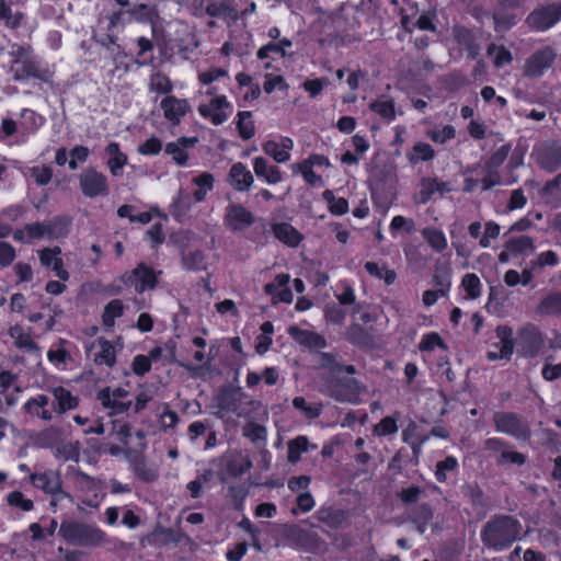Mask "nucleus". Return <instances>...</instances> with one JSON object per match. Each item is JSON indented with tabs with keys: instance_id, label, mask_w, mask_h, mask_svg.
Wrapping results in <instances>:
<instances>
[{
	"instance_id": "obj_21",
	"label": "nucleus",
	"mask_w": 561,
	"mask_h": 561,
	"mask_svg": "<svg viewBox=\"0 0 561 561\" xmlns=\"http://www.w3.org/2000/svg\"><path fill=\"white\" fill-rule=\"evenodd\" d=\"M136 284L135 288L138 293H142L146 289H152L157 284V277L154 272L144 264H139L133 272Z\"/></svg>"
},
{
	"instance_id": "obj_59",
	"label": "nucleus",
	"mask_w": 561,
	"mask_h": 561,
	"mask_svg": "<svg viewBox=\"0 0 561 561\" xmlns=\"http://www.w3.org/2000/svg\"><path fill=\"white\" fill-rule=\"evenodd\" d=\"M31 176L34 179L36 184L43 186L50 182L53 176V170L49 167H33L31 170Z\"/></svg>"
},
{
	"instance_id": "obj_22",
	"label": "nucleus",
	"mask_w": 561,
	"mask_h": 561,
	"mask_svg": "<svg viewBox=\"0 0 561 561\" xmlns=\"http://www.w3.org/2000/svg\"><path fill=\"white\" fill-rule=\"evenodd\" d=\"M128 21H137L140 23H153L157 15V12L153 7L139 3L128 7L126 9Z\"/></svg>"
},
{
	"instance_id": "obj_46",
	"label": "nucleus",
	"mask_w": 561,
	"mask_h": 561,
	"mask_svg": "<svg viewBox=\"0 0 561 561\" xmlns=\"http://www.w3.org/2000/svg\"><path fill=\"white\" fill-rule=\"evenodd\" d=\"M263 151L271 156L276 162L284 163L290 159V154L286 150L279 149V146L274 140H268L263 145Z\"/></svg>"
},
{
	"instance_id": "obj_14",
	"label": "nucleus",
	"mask_w": 561,
	"mask_h": 561,
	"mask_svg": "<svg viewBox=\"0 0 561 561\" xmlns=\"http://www.w3.org/2000/svg\"><path fill=\"white\" fill-rule=\"evenodd\" d=\"M228 182L236 191L245 192L253 185L254 178L243 163L237 162L230 168Z\"/></svg>"
},
{
	"instance_id": "obj_10",
	"label": "nucleus",
	"mask_w": 561,
	"mask_h": 561,
	"mask_svg": "<svg viewBox=\"0 0 561 561\" xmlns=\"http://www.w3.org/2000/svg\"><path fill=\"white\" fill-rule=\"evenodd\" d=\"M30 479L35 488L45 493L55 497H69L72 501V496L62 490V481L58 471L48 470L41 473H32Z\"/></svg>"
},
{
	"instance_id": "obj_23",
	"label": "nucleus",
	"mask_w": 561,
	"mask_h": 561,
	"mask_svg": "<svg viewBox=\"0 0 561 561\" xmlns=\"http://www.w3.org/2000/svg\"><path fill=\"white\" fill-rule=\"evenodd\" d=\"M105 153L110 157L107 165L111 173L114 176L119 175L122 168L127 163V156L119 150L117 142H110L105 148Z\"/></svg>"
},
{
	"instance_id": "obj_36",
	"label": "nucleus",
	"mask_w": 561,
	"mask_h": 561,
	"mask_svg": "<svg viewBox=\"0 0 561 561\" xmlns=\"http://www.w3.org/2000/svg\"><path fill=\"white\" fill-rule=\"evenodd\" d=\"M323 199L329 204V209L334 215H344L348 211V203L345 198H335L334 194L330 190H325L322 193Z\"/></svg>"
},
{
	"instance_id": "obj_35",
	"label": "nucleus",
	"mask_w": 561,
	"mask_h": 561,
	"mask_svg": "<svg viewBox=\"0 0 561 561\" xmlns=\"http://www.w3.org/2000/svg\"><path fill=\"white\" fill-rule=\"evenodd\" d=\"M252 113L244 111L238 113L237 128L242 139L248 140L254 136V125L251 121Z\"/></svg>"
},
{
	"instance_id": "obj_39",
	"label": "nucleus",
	"mask_w": 561,
	"mask_h": 561,
	"mask_svg": "<svg viewBox=\"0 0 561 561\" xmlns=\"http://www.w3.org/2000/svg\"><path fill=\"white\" fill-rule=\"evenodd\" d=\"M505 249L515 253L522 254L526 250L534 251V240L528 236H520L518 238H512L505 243Z\"/></svg>"
},
{
	"instance_id": "obj_64",
	"label": "nucleus",
	"mask_w": 561,
	"mask_h": 561,
	"mask_svg": "<svg viewBox=\"0 0 561 561\" xmlns=\"http://www.w3.org/2000/svg\"><path fill=\"white\" fill-rule=\"evenodd\" d=\"M374 431L378 435L386 436L394 434L398 431V426L394 419L386 416L375 426Z\"/></svg>"
},
{
	"instance_id": "obj_52",
	"label": "nucleus",
	"mask_w": 561,
	"mask_h": 561,
	"mask_svg": "<svg viewBox=\"0 0 561 561\" xmlns=\"http://www.w3.org/2000/svg\"><path fill=\"white\" fill-rule=\"evenodd\" d=\"M458 466L457 459L453 456L446 457L436 463L435 476L439 482L446 481V471H454Z\"/></svg>"
},
{
	"instance_id": "obj_48",
	"label": "nucleus",
	"mask_w": 561,
	"mask_h": 561,
	"mask_svg": "<svg viewBox=\"0 0 561 561\" xmlns=\"http://www.w3.org/2000/svg\"><path fill=\"white\" fill-rule=\"evenodd\" d=\"M434 284L438 288L440 296H445L450 288L449 271L445 267H436Z\"/></svg>"
},
{
	"instance_id": "obj_1",
	"label": "nucleus",
	"mask_w": 561,
	"mask_h": 561,
	"mask_svg": "<svg viewBox=\"0 0 561 561\" xmlns=\"http://www.w3.org/2000/svg\"><path fill=\"white\" fill-rule=\"evenodd\" d=\"M522 524L514 516L500 514L489 519L481 529V541L491 550L502 551L520 538Z\"/></svg>"
},
{
	"instance_id": "obj_9",
	"label": "nucleus",
	"mask_w": 561,
	"mask_h": 561,
	"mask_svg": "<svg viewBox=\"0 0 561 561\" xmlns=\"http://www.w3.org/2000/svg\"><path fill=\"white\" fill-rule=\"evenodd\" d=\"M10 72H12L14 81H22L28 78H36L43 82L51 80V72L48 69L42 68L33 55L16 64H11Z\"/></svg>"
},
{
	"instance_id": "obj_60",
	"label": "nucleus",
	"mask_w": 561,
	"mask_h": 561,
	"mask_svg": "<svg viewBox=\"0 0 561 561\" xmlns=\"http://www.w3.org/2000/svg\"><path fill=\"white\" fill-rule=\"evenodd\" d=\"M162 150V141L152 136L138 147V152L144 156H156Z\"/></svg>"
},
{
	"instance_id": "obj_37",
	"label": "nucleus",
	"mask_w": 561,
	"mask_h": 561,
	"mask_svg": "<svg viewBox=\"0 0 561 561\" xmlns=\"http://www.w3.org/2000/svg\"><path fill=\"white\" fill-rule=\"evenodd\" d=\"M496 336L501 340L502 348H504V356L513 354L515 346V339L513 337V329L508 325H497Z\"/></svg>"
},
{
	"instance_id": "obj_29",
	"label": "nucleus",
	"mask_w": 561,
	"mask_h": 561,
	"mask_svg": "<svg viewBox=\"0 0 561 561\" xmlns=\"http://www.w3.org/2000/svg\"><path fill=\"white\" fill-rule=\"evenodd\" d=\"M462 495L476 507H485L486 502L478 483H466L461 486Z\"/></svg>"
},
{
	"instance_id": "obj_13",
	"label": "nucleus",
	"mask_w": 561,
	"mask_h": 561,
	"mask_svg": "<svg viewBox=\"0 0 561 561\" xmlns=\"http://www.w3.org/2000/svg\"><path fill=\"white\" fill-rule=\"evenodd\" d=\"M243 399H248V396L239 388L224 387L219 390L215 400L219 410L232 413V411H238L237 405Z\"/></svg>"
},
{
	"instance_id": "obj_15",
	"label": "nucleus",
	"mask_w": 561,
	"mask_h": 561,
	"mask_svg": "<svg viewBox=\"0 0 561 561\" xmlns=\"http://www.w3.org/2000/svg\"><path fill=\"white\" fill-rule=\"evenodd\" d=\"M287 332L297 343L307 347L324 348L327 346L325 339L316 332L302 330L296 325H290Z\"/></svg>"
},
{
	"instance_id": "obj_16",
	"label": "nucleus",
	"mask_w": 561,
	"mask_h": 561,
	"mask_svg": "<svg viewBox=\"0 0 561 561\" xmlns=\"http://www.w3.org/2000/svg\"><path fill=\"white\" fill-rule=\"evenodd\" d=\"M160 105L163 110L164 117L173 124H179L180 118L190 110V105L186 100H180L174 96L164 98Z\"/></svg>"
},
{
	"instance_id": "obj_4",
	"label": "nucleus",
	"mask_w": 561,
	"mask_h": 561,
	"mask_svg": "<svg viewBox=\"0 0 561 561\" xmlns=\"http://www.w3.org/2000/svg\"><path fill=\"white\" fill-rule=\"evenodd\" d=\"M492 421L495 430L518 440H528L531 435L529 423L525 417L514 412H495Z\"/></svg>"
},
{
	"instance_id": "obj_26",
	"label": "nucleus",
	"mask_w": 561,
	"mask_h": 561,
	"mask_svg": "<svg viewBox=\"0 0 561 561\" xmlns=\"http://www.w3.org/2000/svg\"><path fill=\"white\" fill-rule=\"evenodd\" d=\"M537 313L540 316H560L561 291L552 293L545 297L537 307Z\"/></svg>"
},
{
	"instance_id": "obj_33",
	"label": "nucleus",
	"mask_w": 561,
	"mask_h": 561,
	"mask_svg": "<svg viewBox=\"0 0 561 561\" xmlns=\"http://www.w3.org/2000/svg\"><path fill=\"white\" fill-rule=\"evenodd\" d=\"M124 312V305L122 300L114 299L110 301L105 308L104 312L102 314V321L105 327L112 328L114 325V321L116 318L123 316Z\"/></svg>"
},
{
	"instance_id": "obj_54",
	"label": "nucleus",
	"mask_w": 561,
	"mask_h": 561,
	"mask_svg": "<svg viewBox=\"0 0 561 561\" xmlns=\"http://www.w3.org/2000/svg\"><path fill=\"white\" fill-rule=\"evenodd\" d=\"M436 346L438 347H442L444 350L447 348L445 342L442 340V337L433 332V333H428V334H425L419 345V348L424 352H431L433 351Z\"/></svg>"
},
{
	"instance_id": "obj_49",
	"label": "nucleus",
	"mask_w": 561,
	"mask_h": 561,
	"mask_svg": "<svg viewBox=\"0 0 561 561\" xmlns=\"http://www.w3.org/2000/svg\"><path fill=\"white\" fill-rule=\"evenodd\" d=\"M7 501L9 505L19 507L24 512H30L34 507L33 501L26 499L20 491H13L9 493Z\"/></svg>"
},
{
	"instance_id": "obj_42",
	"label": "nucleus",
	"mask_w": 561,
	"mask_h": 561,
	"mask_svg": "<svg viewBox=\"0 0 561 561\" xmlns=\"http://www.w3.org/2000/svg\"><path fill=\"white\" fill-rule=\"evenodd\" d=\"M468 298L477 299L481 294V284L479 277L473 273H468L463 276L461 282Z\"/></svg>"
},
{
	"instance_id": "obj_40",
	"label": "nucleus",
	"mask_w": 561,
	"mask_h": 561,
	"mask_svg": "<svg viewBox=\"0 0 561 561\" xmlns=\"http://www.w3.org/2000/svg\"><path fill=\"white\" fill-rule=\"evenodd\" d=\"M369 108L385 119L392 121L396 117L394 103L392 100H377L370 103Z\"/></svg>"
},
{
	"instance_id": "obj_3",
	"label": "nucleus",
	"mask_w": 561,
	"mask_h": 561,
	"mask_svg": "<svg viewBox=\"0 0 561 561\" xmlns=\"http://www.w3.org/2000/svg\"><path fill=\"white\" fill-rule=\"evenodd\" d=\"M58 535L69 545L96 547L106 541V535L98 526L77 520H62Z\"/></svg>"
},
{
	"instance_id": "obj_2",
	"label": "nucleus",
	"mask_w": 561,
	"mask_h": 561,
	"mask_svg": "<svg viewBox=\"0 0 561 561\" xmlns=\"http://www.w3.org/2000/svg\"><path fill=\"white\" fill-rule=\"evenodd\" d=\"M321 392L341 403L357 404L366 390L364 383L354 377L340 374L324 375Z\"/></svg>"
},
{
	"instance_id": "obj_58",
	"label": "nucleus",
	"mask_w": 561,
	"mask_h": 561,
	"mask_svg": "<svg viewBox=\"0 0 561 561\" xmlns=\"http://www.w3.org/2000/svg\"><path fill=\"white\" fill-rule=\"evenodd\" d=\"M21 18V14H12L11 8L7 4L5 0H0V20H3L7 26L12 28L19 26Z\"/></svg>"
},
{
	"instance_id": "obj_7",
	"label": "nucleus",
	"mask_w": 561,
	"mask_h": 561,
	"mask_svg": "<svg viewBox=\"0 0 561 561\" xmlns=\"http://www.w3.org/2000/svg\"><path fill=\"white\" fill-rule=\"evenodd\" d=\"M556 50L546 46L534 51L523 66V76L527 78H540L557 59Z\"/></svg>"
},
{
	"instance_id": "obj_11",
	"label": "nucleus",
	"mask_w": 561,
	"mask_h": 561,
	"mask_svg": "<svg viewBox=\"0 0 561 561\" xmlns=\"http://www.w3.org/2000/svg\"><path fill=\"white\" fill-rule=\"evenodd\" d=\"M254 216L240 204H230L226 208L225 224L232 231H242L252 226Z\"/></svg>"
},
{
	"instance_id": "obj_32",
	"label": "nucleus",
	"mask_w": 561,
	"mask_h": 561,
	"mask_svg": "<svg viewBox=\"0 0 561 561\" xmlns=\"http://www.w3.org/2000/svg\"><path fill=\"white\" fill-rule=\"evenodd\" d=\"M422 234L431 248L436 252H442L447 248V240L443 231L435 228H425L422 230Z\"/></svg>"
},
{
	"instance_id": "obj_47",
	"label": "nucleus",
	"mask_w": 561,
	"mask_h": 561,
	"mask_svg": "<svg viewBox=\"0 0 561 561\" xmlns=\"http://www.w3.org/2000/svg\"><path fill=\"white\" fill-rule=\"evenodd\" d=\"M164 151L178 165L183 167L187 163L188 154L176 141L168 142Z\"/></svg>"
},
{
	"instance_id": "obj_25",
	"label": "nucleus",
	"mask_w": 561,
	"mask_h": 561,
	"mask_svg": "<svg viewBox=\"0 0 561 561\" xmlns=\"http://www.w3.org/2000/svg\"><path fill=\"white\" fill-rule=\"evenodd\" d=\"M44 224L46 237L48 239H58L68 234L71 221L66 216H58Z\"/></svg>"
},
{
	"instance_id": "obj_5",
	"label": "nucleus",
	"mask_w": 561,
	"mask_h": 561,
	"mask_svg": "<svg viewBox=\"0 0 561 561\" xmlns=\"http://www.w3.org/2000/svg\"><path fill=\"white\" fill-rule=\"evenodd\" d=\"M561 21V2H550L536 7L526 18V25L536 32H545Z\"/></svg>"
},
{
	"instance_id": "obj_53",
	"label": "nucleus",
	"mask_w": 561,
	"mask_h": 561,
	"mask_svg": "<svg viewBox=\"0 0 561 561\" xmlns=\"http://www.w3.org/2000/svg\"><path fill=\"white\" fill-rule=\"evenodd\" d=\"M434 516L433 508L430 504L423 503L415 506L410 516L411 522L430 523Z\"/></svg>"
},
{
	"instance_id": "obj_18",
	"label": "nucleus",
	"mask_w": 561,
	"mask_h": 561,
	"mask_svg": "<svg viewBox=\"0 0 561 561\" xmlns=\"http://www.w3.org/2000/svg\"><path fill=\"white\" fill-rule=\"evenodd\" d=\"M435 192H439L443 195L449 192L448 184L445 182H438L435 178H424L421 180V190L419 192V202L426 204Z\"/></svg>"
},
{
	"instance_id": "obj_44",
	"label": "nucleus",
	"mask_w": 561,
	"mask_h": 561,
	"mask_svg": "<svg viewBox=\"0 0 561 561\" xmlns=\"http://www.w3.org/2000/svg\"><path fill=\"white\" fill-rule=\"evenodd\" d=\"M491 15L495 32L510 30L515 24L514 15L507 14L501 10H494Z\"/></svg>"
},
{
	"instance_id": "obj_27",
	"label": "nucleus",
	"mask_w": 561,
	"mask_h": 561,
	"mask_svg": "<svg viewBox=\"0 0 561 561\" xmlns=\"http://www.w3.org/2000/svg\"><path fill=\"white\" fill-rule=\"evenodd\" d=\"M206 13L211 18H237V10L233 8L231 0L210 1L206 7Z\"/></svg>"
},
{
	"instance_id": "obj_17",
	"label": "nucleus",
	"mask_w": 561,
	"mask_h": 561,
	"mask_svg": "<svg viewBox=\"0 0 561 561\" xmlns=\"http://www.w3.org/2000/svg\"><path fill=\"white\" fill-rule=\"evenodd\" d=\"M538 164L541 169L553 172L561 167V147H547L538 152Z\"/></svg>"
},
{
	"instance_id": "obj_30",
	"label": "nucleus",
	"mask_w": 561,
	"mask_h": 561,
	"mask_svg": "<svg viewBox=\"0 0 561 561\" xmlns=\"http://www.w3.org/2000/svg\"><path fill=\"white\" fill-rule=\"evenodd\" d=\"M288 462L296 463L300 460L302 453H306L309 447V440L306 436H298L288 442Z\"/></svg>"
},
{
	"instance_id": "obj_56",
	"label": "nucleus",
	"mask_w": 561,
	"mask_h": 561,
	"mask_svg": "<svg viewBox=\"0 0 561 561\" xmlns=\"http://www.w3.org/2000/svg\"><path fill=\"white\" fill-rule=\"evenodd\" d=\"M511 146L503 145L485 162L484 169L496 170L507 158Z\"/></svg>"
},
{
	"instance_id": "obj_43",
	"label": "nucleus",
	"mask_w": 561,
	"mask_h": 561,
	"mask_svg": "<svg viewBox=\"0 0 561 561\" xmlns=\"http://www.w3.org/2000/svg\"><path fill=\"white\" fill-rule=\"evenodd\" d=\"M425 489L417 485H410L402 489L398 493V497L402 501V503L409 505L416 503L422 496L425 495Z\"/></svg>"
},
{
	"instance_id": "obj_45",
	"label": "nucleus",
	"mask_w": 561,
	"mask_h": 561,
	"mask_svg": "<svg viewBox=\"0 0 561 561\" xmlns=\"http://www.w3.org/2000/svg\"><path fill=\"white\" fill-rule=\"evenodd\" d=\"M293 405L295 409L300 410L308 419L318 417L322 411V404L309 405L302 397L294 398Z\"/></svg>"
},
{
	"instance_id": "obj_31",
	"label": "nucleus",
	"mask_w": 561,
	"mask_h": 561,
	"mask_svg": "<svg viewBox=\"0 0 561 561\" xmlns=\"http://www.w3.org/2000/svg\"><path fill=\"white\" fill-rule=\"evenodd\" d=\"M98 342L101 351L95 355L94 362L112 367L116 362L114 346L110 341L102 337H100Z\"/></svg>"
},
{
	"instance_id": "obj_63",
	"label": "nucleus",
	"mask_w": 561,
	"mask_h": 561,
	"mask_svg": "<svg viewBox=\"0 0 561 561\" xmlns=\"http://www.w3.org/2000/svg\"><path fill=\"white\" fill-rule=\"evenodd\" d=\"M320 367L328 369L327 375H334L340 369V363L336 360V356L333 353L322 352L319 354Z\"/></svg>"
},
{
	"instance_id": "obj_8",
	"label": "nucleus",
	"mask_w": 561,
	"mask_h": 561,
	"mask_svg": "<svg viewBox=\"0 0 561 561\" xmlns=\"http://www.w3.org/2000/svg\"><path fill=\"white\" fill-rule=\"evenodd\" d=\"M79 185L82 194L89 198L108 194L106 176L93 168H88L80 173Z\"/></svg>"
},
{
	"instance_id": "obj_24",
	"label": "nucleus",
	"mask_w": 561,
	"mask_h": 561,
	"mask_svg": "<svg viewBox=\"0 0 561 561\" xmlns=\"http://www.w3.org/2000/svg\"><path fill=\"white\" fill-rule=\"evenodd\" d=\"M51 393L57 402L55 407V411L57 413H64L68 410L77 408L78 398L73 397L71 392L64 387L53 388Z\"/></svg>"
},
{
	"instance_id": "obj_41",
	"label": "nucleus",
	"mask_w": 561,
	"mask_h": 561,
	"mask_svg": "<svg viewBox=\"0 0 561 561\" xmlns=\"http://www.w3.org/2000/svg\"><path fill=\"white\" fill-rule=\"evenodd\" d=\"M149 87L150 90L156 91L160 94H168L172 91V82L165 75L161 72L153 73L150 77Z\"/></svg>"
},
{
	"instance_id": "obj_12",
	"label": "nucleus",
	"mask_w": 561,
	"mask_h": 561,
	"mask_svg": "<svg viewBox=\"0 0 561 561\" xmlns=\"http://www.w3.org/2000/svg\"><path fill=\"white\" fill-rule=\"evenodd\" d=\"M38 254L43 266L51 268L60 280L66 282L69 279V273L64 268V261L60 257L61 249L59 247L45 248L38 251Z\"/></svg>"
},
{
	"instance_id": "obj_62",
	"label": "nucleus",
	"mask_w": 561,
	"mask_h": 561,
	"mask_svg": "<svg viewBox=\"0 0 561 561\" xmlns=\"http://www.w3.org/2000/svg\"><path fill=\"white\" fill-rule=\"evenodd\" d=\"M456 135L455 128L451 125H445L442 129H433L428 131V137L438 144H444L445 141L453 139Z\"/></svg>"
},
{
	"instance_id": "obj_50",
	"label": "nucleus",
	"mask_w": 561,
	"mask_h": 561,
	"mask_svg": "<svg viewBox=\"0 0 561 561\" xmlns=\"http://www.w3.org/2000/svg\"><path fill=\"white\" fill-rule=\"evenodd\" d=\"M289 282V275L288 274H278L276 277H275V280L272 282V283H268L264 286V291L272 296V301L274 305L277 304V294L279 291V289L284 286H286Z\"/></svg>"
},
{
	"instance_id": "obj_51",
	"label": "nucleus",
	"mask_w": 561,
	"mask_h": 561,
	"mask_svg": "<svg viewBox=\"0 0 561 561\" xmlns=\"http://www.w3.org/2000/svg\"><path fill=\"white\" fill-rule=\"evenodd\" d=\"M459 43L465 47L467 55L471 59H476L479 55V45L476 43L470 32L463 31L458 35Z\"/></svg>"
},
{
	"instance_id": "obj_28",
	"label": "nucleus",
	"mask_w": 561,
	"mask_h": 561,
	"mask_svg": "<svg viewBox=\"0 0 561 561\" xmlns=\"http://www.w3.org/2000/svg\"><path fill=\"white\" fill-rule=\"evenodd\" d=\"M434 156L435 151L432 146L422 141L416 142L412 148V152L407 154L411 164H416L420 161H430L434 158Z\"/></svg>"
},
{
	"instance_id": "obj_19",
	"label": "nucleus",
	"mask_w": 561,
	"mask_h": 561,
	"mask_svg": "<svg viewBox=\"0 0 561 561\" xmlns=\"http://www.w3.org/2000/svg\"><path fill=\"white\" fill-rule=\"evenodd\" d=\"M253 170L260 178H264L270 184H275L282 181V173L275 165H268L263 157H256L253 161Z\"/></svg>"
},
{
	"instance_id": "obj_61",
	"label": "nucleus",
	"mask_w": 561,
	"mask_h": 561,
	"mask_svg": "<svg viewBox=\"0 0 561 561\" xmlns=\"http://www.w3.org/2000/svg\"><path fill=\"white\" fill-rule=\"evenodd\" d=\"M243 435L250 438L252 442L256 440H265L266 439V428L263 425L256 423H249L243 428Z\"/></svg>"
},
{
	"instance_id": "obj_34",
	"label": "nucleus",
	"mask_w": 561,
	"mask_h": 561,
	"mask_svg": "<svg viewBox=\"0 0 561 561\" xmlns=\"http://www.w3.org/2000/svg\"><path fill=\"white\" fill-rule=\"evenodd\" d=\"M98 399L102 402L103 407L113 409L115 413H124L131 405V401L121 402V401H117L116 399H112L108 388L102 389L98 393Z\"/></svg>"
},
{
	"instance_id": "obj_57",
	"label": "nucleus",
	"mask_w": 561,
	"mask_h": 561,
	"mask_svg": "<svg viewBox=\"0 0 561 561\" xmlns=\"http://www.w3.org/2000/svg\"><path fill=\"white\" fill-rule=\"evenodd\" d=\"M525 461H526L525 455L517 453V451L507 450V449L503 450L496 459V463L500 466H504L506 463L522 466L525 463Z\"/></svg>"
},
{
	"instance_id": "obj_38",
	"label": "nucleus",
	"mask_w": 561,
	"mask_h": 561,
	"mask_svg": "<svg viewBox=\"0 0 561 561\" xmlns=\"http://www.w3.org/2000/svg\"><path fill=\"white\" fill-rule=\"evenodd\" d=\"M183 265L188 271H202L206 268L204 253L199 250H195L183 254Z\"/></svg>"
},
{
	"instance_id": "obj_55",
	"label": "nucleus",
	"mask_w": 561,
	"mask_h": 561,
	"mask_svg": "<svg viewBox=\"0 0 561 561\" xmlns=\"http://www.w3.org/2000/svg\"><path fill=\"white\" fill-rule=\"evenodd\" d=\"M57 453L65 460L78 461L80 457V443H66L57 448Z\"/></svg>"
},
{
	"instance_id": "obj_6",
	"label": "nucleus",
	"mask_w": 561,
	"mask_h": 561,
	"mask_svg": "<svg viewBox=\"0 0 561 561\" xmlns=\"http://www.w3.org/2000/svg\"><path fill=\"white\" fill-rule=\"evenodd\" d=\"M517 353L524 357H536L545 346L540 330L533 323H526L517 332Z\"/></svg>"
},
{
	"instance_id": "obj_20",
	"label": "nucleus",
	"mask_w": 561,
	"mask_h": 561,
	"mask_svg": "<svg viewBox=\"0 0 561 561\" xmlns=\"http://www.w3.org/2000/svg\"><path fill=\"white\" fill-rule=\"evenodd\" d=\"M272 230L275 237L289 247H297L301 241V234L289 224H274Z\"/></svg>"
}]
</instances>
